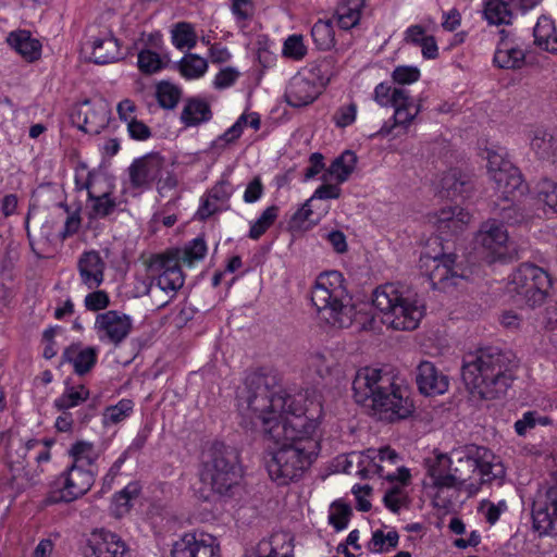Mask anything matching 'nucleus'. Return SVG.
<instances>
[{"instance_id": "58836bf2", "label": "nucleus", "mask_w": 557, "mask_h": 557, "mask_svg": "<svg viewBox=\"0 0 557 557\" xmlns=\"http://www.w3.org/2000/svg\"><path fill=\"white\" fill-rule=\"evenodd\" d=\"M364 0H341L335 14L341 28L348 30L359 24Z\"/></svg>"}, {"instance_id": "a19ab883", "label": "nucleus", "mask_w": 557, "mask_h": 557, "mask_svg": "<svg viewBox=\"0 0 557 557\" xmlns=\"http://www.w3.org/2000/svg\"><path fill=\"white\" fill-rule=\"evenodd\" d=\"M503 203H496V208L498 209L502 222L508 225H520L528 222L532 216L531 212L524 206L516 202V200Z\"/></svg>"}, {"instance_id": "39448f33", "label": "nucleus", "mask_w": 557, "mask_h": 557, "mask_svg": "<svg viewBox=\"0 0 557 557\" xmlns=\"http://www.w3.org/2000/svg\"><path fill=\"white\" fill-rule=\"evenodd\" d=\"M311 302L320 321L334 329H347L356 318V306L338 271L324 272L317 277L311 288Z\"/></svg>"}, {"instance_id": "f257e3e1", "label": "nucleus", "mask_w": 557, "mask_h": 557, "mask_svg": "<svg viewBox=\"0 0 557 557\" xmlns=\"http://www.w3.org/2000/svg\"><path fill=\"white\" fill-rule=\"evenodd\" d=\"M265 435L278 445L265 458L268 473L278 485L299 481L321 449L319 421L312 416L294 414L276 421Z\"/></svg>"}, {"instance_id": "e2e57ef3", "label": "nucleus", "mask_w": 557, "mask_h": 557, "mask_svg": "<svg viewBox=\"0 0 557 557\" xmlns=\"http://www.w3.org/2000/svg\"><path fill=\"white\" fill-rule=\"evenodd\" d=\"M405 499L406 495L403 487L399 485H395L387 490L383 497L384 505L394 513L399 512Z\"/></svg>"}, {"instance_id": "9d476101", "label": "nucleus", "mask_w": 557, "mask_h": 557, "mask_svg": "<svg viewBox=\"0 0 557 557\" xmlns=\"http://www.w3.org/2000/svg\"><path fill=\"white\" fill-rule=\"evenodd\" d=\"M550 286L552 280L546 271L525 262L512 272L507 289L516 304L533 308L544 302Z\"/></svg>"}, {"instance_id": "c756f323", "label": "nucleus", "mask_w": 557, "mask_h": 557, "mask_svg": "<svg viewBox=\"0 0 557 557\" xmlns=\"http://www.w3.org/2000/svg\"><path fill=\"white\" fill-rule=\"evenodd\" d=\"M84 107H86L85 117L79 128L88 134H99L109 123V106L104 101H99L90 108V102L86 101Z\"/></svg>"}, {"instance_id": "603ef678", "label": "nucleus", "mask_w": 557, "mask_h": 557, "mask_svg": "<svg viewBox=\"0 0 557 557\" xmlns=\"http://www.w3.org/2000/svg\"><path fill=\"white\" fill-rule=\"evenodd\" d=\"M172 41L177 49L194 48L196 34L190 24L181 22L172 30Z\"/></svg>"}, {"instance_id": "f03ea898", "label": "nucleus", "mask_w": 557, "mask_h": 557, "mask_svg": "<svg viewBox=\"0 0 557 557\" xmlns=\"http://www.w3.org/2000/svg\"><path fill=\"white\" fill-rule=\"evenodd\" d=\"M238 408L251 420H259L267 428L290 416H307L301 400L286 393L276 371L260 369L250 373L238 394Z\"/></svg>"}, {"instance_id": "de8ad7c7", "label": "nucleus", "mask_w": 557, "mask_h": 557, "mask_svg": "<svg viewBox=\"0 0 557 557\" xmlns=\"http://www.w3.org/2000/svg\"><path fill=\"white\" fill-rule=\"evenodd\" d=\"M70 455L73 457L72 463L83 465L91 468L98 458V454L95 450L94 444L85 441H78L72 445Z\"/></svg>"}, {"instance_id": "e433bc0d", "label": "nucleus", "mask_w": 557, "mask_h": 557, "mask_svg": "<svg viewBox=\"0 0 557 557\" xmlns=\"http://www.w3.org/2000/svg\"><path fill=\"white\" fill-rule=\"evenodd\" d=\"M483 18L490 25H509L511 24L513 13L510 3L505 0H484Z\"/></svg>"}, {"instance_id": "bb28decb", "label": "nucleus", "mask_w": 557, "mask_h": 557, "mask_svg": "<svg viewBox=\"0 0 557 557\" xmlns=\"http://www.w3.org/2000/svg\"><path fill=\"white\" fill-rule=\"evenodd\" d=\"M62 361L71 363L76 374L85 375L97 362V350L94 347H82L79 344H73L64 349Z\"/></svg>"}, {"instance_id": "aec40b11", "label": "nucleus", "mask_w": 557, "mask_h": 557, "mask_svg": "<svg viewBox=\"0 0 557 557\" xmlns=\"http://www.w3.org/2000/svg\"><path fill=\"white\" fill-rule=\"evenodd\" d=\"M416 383L425 396L443 395L448 391L449 377L431 361H421L417 367Z\"/></svg>"}, {"instance_id": "f704fd0d", "label": "nucleus", "mask_w": 557, "mask_h": 557, "mask_svg": "<svg viewBox=\"0 0 557 557\" xmlns=\"http://www.w3.org/2000/svg\"><path fill=\"white\" fill-rule=\"evenodd\" d=\"M530 146L539 159L549 162L557 161V138L547 129L536 128L533 131Z\"/></svg>"}, {"instance_id": "dca6fc26", "label": "nucleus", "mask_w": 557, "mask_h": 557, "mask_svg": "<svg viewBox=\"0 0 557 557\" xmlns=\"http://www.w3.org/2000/svg\"><path fill=\"white\" fill-rule=\"evenodd\" d=\"M509 236L503 224L490 219L483 222L475 235V244L482 247L493 259L507 255Z\"/></svg>"}, {"instance_id": "0e129e2a", "label": "nucleus", "mask_w": 557, "mask_h": 557, "mask_svg": "<svg viewBox=\"0 0 557 557\" xmlns=\"http://www.w3.org/2000/svg\"><path fill=\"white\" fill-rule=\"evenodd\" d=\"M283 52L286 57L300 60L306 54V47L302 42V37L300 35H292L289 36L285 42Z\"/></svg>"}, {"instance_id": "79ce46f5", "label": "nucleus", "mask_w": 557, "mask_h": 557, "mask_svg": "<svg viewBox=\"0 0 557 557\" xmlns=\"http://www.w3.org/2000/svg\"><path fill=\"white\" fill-rule=\"evenodd\" d=\"M89 397V391L84 385L71 386L65 385L63 394L54 400V407L58 410H70L77 407Z\"/></svg>"}, {"instance_id": "4c0bfd02", "label": "nucleus", "mask_w": 557, "mask_h": 557, "mask_svg": "<svg viewBox=\"0 0 557 557\" xmlns=\"http://www.w3.org/2000/svg\"><path fill=\"white\" fill-rule=\"evenodd\" d=\"M232 186L227 181H221L215 184L209 191L208 198L202 202L198 209V216L206 220L211 214L219 210V207L213 201L226 202L232 195Z\"/></svg>"}, {"instance_id": "ea45409f", "label": "nucleus", "mask_w": 557, "mask_h": 557, "mask_svg": "<svg viewBox=\"0 0 557 557\" xmlns=\"http://www.w3.org/2000/svg\"><path fill=\"white\" fill-rule=\"evenodd\" d=\"M523 50L502 41L494 54V63L500 69H519L524 62Z\"/></svg>"}, {"instance_id": "a18cd8bd", "label": "nucleus", "mask_w": 557, "mask_h": 557, "mask_svg": "<svg viewBox=\"0 0 557 557\" xmlns=\"http://www.w3.org/2000/svg\"><path fill=\"white\" fill-rule=\"evenodd\" d=\"M399 535L396 531L384 533L382 530H375L371 540L367 544V548L371 553H388L398 545Z\"/></svg>"}, {"instance_id": "c85d7f7f", "label": "nucleus", "mask_w": 557, "mask_h": 557, "mask_svg": "<svg viewBox=\"0 0 557 557\" xmlns=\"http://www.w3.org/2000/svg\"><path fill=\"white\" fill-rule=\"evenodd\" d=\"M90 59L96 64H108L117 61L121 58L117 39L111 34L94 38L90 42Z\"/></svg>"}, {"instance_id": "7ed1b4c3", "label": "nucleus", "mask_w": 557, "mask_h": 557, "mask_svg": "<svg viewBox=\"0 0 557 557\" xmlns=\"http://www.w3.org/2000/svg\"><path fill=\"white\" fill-rule=\"evenodd\" d=\"M352 391L356 403L371 408L381 420L396 422L414 411L409 388L397 383L388 371L360 369L352 381Z\"/></svg>"}, {"instance_id": "1a4fd4ad", "label": "nucleus", "mask_w": 557, "mask_h": 557, "mask_svg": "<svg viewBox=\"0 0 557 557\" xmlns=\"http://www.w3.org/2000/svg\"><path fill=\"white\" fill-rule=\"evenodd\" d=\"M206 253V242L198 237L183 249H170L163 255L156 256L149 263V270L158 273L156 281L160 289L174 295L185 282L181 263L191 267L196 261L203 259Z\"/></svg>"}, {"instance_id": "20e7f679", "label": "nucleus", "mask_w": 557, "mask_h": 557, "mask_svg": "<svg viewBox=\"0 0 557 557\" xmlns=\"http://www.w3.org/2000/svg\"><path fill=\"white\" fill-rule=\"evenodd\" d=\"M516 368L511 351L485 347L463 358L461 376L473 397L492 400L506 394L515 380Z\"/></svg>"}, {"instance_id": "5fc2aeb1", "label": "nucleus", "mask_w": 557, "mask_h": 557, "mask_svg": "<svg viewBox=\"0 0 557 557\" xmlns=\"http://www.w3.org/2000/svg\"><path fill=\"white\" fill-rule=\"evenodd\" d=\"M140 493V485L138 482H131L114 497V504L117 515L127 512L131 508V502L138 497Z\"/></svg>"}, {"instance_id": "f8f14e48", "label": "nucleus", "mask_w": 557, "mask_h": 557, "mask_svg": "<svg viewBox=\"0 0 557 557\" xmlns=\"http://www.w3.org/2000/svg\"><path fill=\"white\" fill-rule=\"evenodd\" d=\"M487 163L492 180L499 193L498 198L502 199L503 202L516 200L517 195L524 194L527 185L523 183L522 175L518 168L503 160L496 152H488Z\"/></svg>"}, {"instance_id": "393cba45", "label": "nucleus", "mask_w": 557, "mask_h": 557, "mask_svg": "<svg viewBox=\"0 0 557 557\" xmlns=\"http://www.w3.org/2000/svg\"><path fill=\"white\" fill-rule=\"evenodd\" d=\"M426 473L436 488H455L450 455L437 454L425 460Z\"/></svg>"}, {"instance_id": "bf43d9fd", "label": "nucleus", "mask_w": 557, "mask_h": 557, "mask_svg": "<svg viewBox=\"0 0 557 557\" xmlns=\"http://www.w3.org/2000/svg\"><path fill=\"white\" fill-rule=\"evenodd\" d=\"M539 202L544 203L552 212L557 213V186L549 180L541 182L537 191Z\"/></svg>"}, {"instance_id": "c9c22d12", "label": "nucleus", "mask_w": 557, "mask_h": 557, "mask_svg": "<svg viewBox=\"0 0 557 557\" xmlns=\"http://www.w3.org/2000/svg\"><path fill=\"white\" fill-rule=\"evenodd\" d=\"M442 189L448 198H466L472 189L471 181L459 170H449L441 180Z\"/></svg>"}, {"instance_id": "5701e85b", "label": "nucleus", "mask_w": 557, "mask_h": 557, "mask_svg": "<svg viewBox=\"0 0 557 557\" xmlns=\"http://www.w3.org/2000/svg\"><path fill=\"white\" fill-rule=\"evenodd\" d=\"M319 94L320 89L313 79L297 74L289 82L285 99L289 106L300 108L313 102Z\"/></svg>"}, {"instance_id": "37998d69", "label": "nucleus", "mask_w": 557, "mask_h": 557, "mask_svg": "<svg viewBox=\"0 0 557 557\" xmlns=\"http://www.w3.org/2000/svg\"><path fill=\"white\" fill-rule=\"evenodd\" d=\"M379 475L389 482H400L403 485L408 484L410 480V472L405 467H398L395 472L384 471L383 462L373 460L361 474L362 479H369L372 475Z\"/></svg>"}, {"instance_id": "4be33fe9", "label": "nucleus", "mask_w": 557, "mask_h": 557, "mask_svg": "<svg viewBox=\"0 0 557 557\" xmlns=\"http://www.w3.org/2000/svg\"><path fill=\"white\" fill-rule=\"evenodd\" d=\"M106 262L96 250L85 251L77 261V270L83 285L97 289L104 281Z\"/></svg>"}, {"instance_id": "4d7b16f0", "label": "nucleus", "mask_w": 557, "mask_h": 557, "mask_svg": "<svg viewBox=\"0 0 557 557\" xmlns=\"http://www.w3.org/2000/svg\"><path fill=\"white\" fill-rule=\"evenodd\" d=\"M133 406L132 400L122 399L116 405L108 407L103 413L104 424L123 421L133 411Z\"/></svg>"}, {"instance_id": "423d86ee", "label": "nucleus", "mask_w": 557, "mask_h": 557, "mask_svg": "<svg viewBox=\"0 0 557 557\" xmlns=\"http://www.w3.org/2000/svg\"><path fill=\"white\" fill-rule=\"evenodd\" d=\"M372 302L383 313V322L395 330L412 331L424 315V305L418 294L406 286H379L373 292Z\"/></svg>"}, {"instance_id": "0eeeda50", "label": "nucleus", "mask_w": 557, "mask_h": 557, "mask_svg": "<svg viewBox=\"0 0 557 557\" xmlns=\"http://www.w3.org/2000/svg\"><path fill=\"white\" fill-rule=\"evenodd\" d=\"M455 488L461 490L474 472H479L481 483L497 482L502 485L506 470L492 450L484 446L469 444L454 448L450 453Z\"/></svg>"}, {"instance_id": "72a5a7b5", "label": "nucleus", "mask_w": 557, "mask_h": 557, "mask_svg": "<svg viewBox=\"0 0 557 557\" xmlns=\"http://www.w3.org/2000/svg\"><path fill=\"white\" fill-rule=\"evenodd\" d=\"M7 41L27 61H34L40 57L41 45L37 39L33 38L27 30L10 33Z\"/></svg>"}, {"instance_id": "7c9ffc66", "label": "nucleus", "mask_w": 557, "mask_h": 557, "mask_svg": "<svg viewBox=\"0 0 557 557\" xmlns=\"http://www.w3.org/2000/svg\"><path fill=\"white\" fill-rule=\"evenodd\" d=\"M212 119V111L210 104L197 97L188 98L185 101L184 108L181 113V122L187 126H198L207 123Z\"/></svg>"}, {"instance_id": "9b49d317", "label": "nucleus", "mask_w": 557, "mask_h": 557, "mask_svg": "<svg viewBox=\"0 0 557 557\" xmlns=\"http://www.w3.org/2000/svg\"><path fill=\"white\" fill-rule=\"evenodd\" d=\"M97 471L83 468V465L72 463L55 481V487L50 492L47 502L57 504L71 503L84 496L95 483Z\"/></svg>"}, {"instance_id": "2f4dec72", "label": "nucleus", "mask_w": 557, "mask_h": 557, "mask_svg": "<svg viewBox=\"0 0 557 557\" xmlns=\"http://www.w3.org/2000/svg\"><path fill=\"white\" fill-rule=\"evenodd\" d=\"M534 44L540 49L557 54V30L554 21L541 15L533 28Z\"/></svg>"}, {"instance_id": "6e6552de", "label": "nucleus", "mask_w": 557, "mask_h": 557, "mask_svg": "<svg viewBox=\"0 0 557 557\" xmlns=\"http://www.w3.org/2000/svg\"><path fill=\"white\" fill-rule=\"evenodd\" d=\"M242 476L238 453L224 443L215 442L205 453L200 478L219 496L231 497Z\"/></svg>"}, {"instance_id": "a211bd4d", "label": "nucleus", "mask_w": 557, "mask_h": 557, "mask_svg": "<svg viewBox=\"0 0 557 557\" xmlns=\"http://www.w3.org/2000/svg\"><path fill=\"white\" fill-rule=\"evenodd\" d=\"M85 557H129V554L120 535L101 529L91 533Z\"/></svg>"}, {"instance_id": "13d9d810", "label": "nucleus", "mask_w": 557, "mask_h": 557, "mask_svg": "<svg viewBox=\"0 0 557 557\" xmlns=\"http://www.w3.org/2000/svg\"><path fill=\"white\" fill-rule=\"evenodd\" d=\"M350 516L351 508L349 505L341 502H334L331 506L329 522L339 531L347 527Z\"/></svg>"}, {"instance_id": "2eb2a0df", "label": "nucleus", "mask_w": 557, "mask_h": 557, "mask_svg": "<svg viewBox=\"0 0 557 557\" xmlns=\"http://www.w3.org/2000/svg\"><path fill=\"white\" fill-rule=\"evenodd\" d=\"M172 557H221L216 539L208 533H187L176 541Z\"/></svg>"}, {"instance_id": "cd10ccee", "label": "nucleus", "mask_w": 557, "mask_h": 557, "mask_svg": "<svg viewBox=\"0 0 557 557\" xmlns=\"http://www.w3.org/2000/svg\"><path fill=\"white\" fill-rule=\"evenodd\" d=\"M350 459L348 463H356L358 470L357 473L361 476L366 468L373 461L379 460L380 462H389L396 465L399 461V455L392 449L389 446L381 447L380 449L369 448L361 453L349 454Z\"/></svg>"}, {"instance_id": "774afa93", "label": "nucleus", "mask_w": 557, "mask_h": 557, "mask_svg": "<svg viewBox=\"0 0 557 557\" xmlns=\"http://www.w3.org/2000/svg\"><path fill=\"white\" fill-rule=\"evenodd\" d=\"M239 76V72L234 67L222 69L215 76L213 85L216 89H224L232 86Z\"/></svg>"}, {"instance_id": "338daca9", "label": "nucleus", "mask_w": 557, "mask_h": 557, "mask_svg": "<svg viewBox=\"0 0 557 557\" xmlns=\"http://www.w3.org/2000/svg\"><path fill=\"white\" fill-rule=\"evenodd\" d=\"M110 304L109 296L104 290H94L85 297V307L90 311L106 309Z\"/></svg>"}, {"instance_id": "a878e982", "label": "nucleus", "mask_w": 557, "mask_h": 557, "mask_svg": "<svg viewBox=\"0 0 557 557\" xmlns=\"http://www.w3.org/2000/svg\"><path fill=\"white\" fill-rule=\"evenodd\" d=\"M256 557H293V537L286 532L273 533L261 540L256 547Z\"/></svg>"}, {"instance_id": "b1692460", "label": "nucleus", "mask_w": 557, "mask_h": 557, "mask_svg": "<svg viewBox=\"0 0 557 557\" xmlns=\"http://www.w3.org/2000/svg\"><path fill=\"white\" fill-rule=\"evenodd\" d=\"M471 220L469 212L460 207H448L435 214L432 223L444 236L462 232Z\"/></svg>"}, {"instance_id": "49530a36", "label": "nucleus", "mask_w": 557, "mask_h": 557, "mask_svg": "<svg viewBox=\"0 0 557 557\" xmlns=\"http://www.w3.org/2000/svg\"><path fill=\"white\" fill-rule=\"evenodd\" d=\"M248 124V116L243 114L239 119L221 136L212 141L210 149L216 152L224 150L227 145L235 143L242 135L244 127Z\"/></svg>"}, {"instance_id": "680f3d73", "label": "nucleus", "mask_w": 557, "mask_h": 557, "mask_svg": "<svg viewBox=\"0 0 557 557\" xmlns=\"http://www.w3.org/2000/svg\"><path fill=\"white\" fill-rule=\"evenodd\" d=\"M60 207L63 208L65 212L69 214L65 220L64 227L60 233L61 238L65 239L78 232L82 220L79 215V209L75 210L74 212H70V208L66 203L63 202L60 203Z\"/></svg>"}, {"instance_id": "052dcab7", "label": "nucleus", "mask_w": 557, "mask_h": 557, "mask_svg": "<svg viewBox=\"0 0 557 557\" xmlns=\"http://www.w3.org/2000/svg\"><path fill=\"white\" fill-rule=\"evenodd\" d=\"M162 60L157 52L141 50L138 54V67L146 74H152L162 69Z\"/></svg>"}, {"instance_id": "c03bdc74", "label": "nucleus", "mask_w": 557, "mask_h": 557, "mask_svg": "<svg viewBox=\"0 0 557 557\" xmlns=\"http://www.w3.org/2000/svg\"><path fill=\"white\" fill-rule=\"evenodd\" d=\"M311 37L319 50L327 51L335 46V33L331 21H318L311 29Z\"/></svg>"}, {"instance_id": "f3484780", "label": "nucleus", "mask_w": 557, "mask_h": 557, "mask_svg": "<svg viewBox=\"0 0 557 557\" xmlns=\"http://www.w3.org/2000/svg\"><path fill=\"white\" fill-rule=\"evenodd\" d=\"M164 160L158 153H149L135 159L128 166L129 183L133 188L149 189L161 175Z\"/></svg>"}, {"instance_id": "69168bd1", "label": "nucleus", "mask_w": 557, "mask_h": 557, "mask_svg": "<svg viewBox=\"0 0 557 557\" xmlns=\"http://www.w3.org/2000/svg\"><path fill=\"white\" fill-rule=\"evenodd\" d=\"M392 77L397 84H411L419 79L420 71L416 66L400 65L393 71Z\"/></svg>"}, {"instance_id": "ddd939ff", "label": "nucleus", "mask_w": 557, "mask_h": 557, "mask_svg": "<svg viewBox=\"0 0 557 557\" xmlns=\"http://www.w3.org/2000/svg\"><path fill=\"white\" fill-rule=\"evenodd\" d=\"M422 260L430 270L429 280L435 289L449 292L466 278L462 268L456 263V256L453 253L441 257L426 256Z\"/></svg>"}, {"instance_id": "4468645a", "label": "nucleus", "mask_w": 557, "mask_h": 557, "mask_svg": "<svg viewBox=\"0 0 557 557\" xmlns=\"http://www.w3.org/2000/svg\"><path fill=\"white\" fill-rule=\"evenodd\" d=\"M131 317L116 310H109L96 317L95 330L100 342L119 346L131 333Z\"/></svg>"}, {"instance_id": "864d4df0", "label": "nucleus", "mask_w": 557, "mask_h": 557, "mask_svg": "<svg viewBox=\"0 0 557 557\" xmlns=\"http://www.w3.org/2000/svg\"><path fill=\"white\" fill-rule=\"evenodd\" d=\"M406 91L404 88L392 87L386 83H380L374 89V100L381 107H392Z\"/></svg>"}, {"instance_id": "09e8293b", "label": "nucleus", "mask_w": 557, "mask_h": 557, "mask_svg": "<svg viewBox=\"0 0 557 557\" xmlns=\"http://www.w3.org/2000/svg\"><path fill=\"white\" fill-rule=\"evenodd\" d=\"M208 69L207 61L194 53L186 54L180 62L181 73L187 78H198Z\"/></svg>"}, {"instance_id": "8fccbe9b", "label": "nucleus", "mask_w": 557, "mask_h": 557, "mask_svg": "<svg viewBox=\"0 0 557 557\" xmlns=\"http://www.w3.org/2000/svg\"><path fill=\"white\" fill-rule=\"evenodd\" d=\"M278 215V207H268L256 222L252 223L249 230V237L251 239H259L268 228L275 222Z\"/></svg>"}, {"instance_id": "3c124183", "label": "nucleus", "mask_w": 557, "mask_h": 557, "mask_svg": "<svg viewBox=\"0 0 557 557\" xmlns=\"http://www.w3.org/2000/svg\"><path fill=\"white\" fill-rule=\"evenodd\" d=\"M88 199L92 201L90 218L108 216L116 208V202L109 191H104L101 195H96L94 193V197Z\"/></svg>"}, {"instance_id": "6e6d98bb", "label": "nucleus", "mask_w": 557, "mask_h": 557, "mask_svg": "<svg viewBox=\"0 0 557 557\" xmlns=\"http://www.w3.org/2000/svg\"><path fill=\"white\" fill-rule=\"evenodd\" d=\"M156 96L162 108L173 109L180 100L181 91L170 83L162 82L157 86Z\"/></svg>"}, {"instance_id": "412c9836", "label": "nucleus", "mask_w": 557, "mask_h": 557, "mask_svg": "<svg viewBox=\"0 0 557 557\" xmlns=\"http://www.w3.org/2000/svg\"><path fill=\"white\" fill-rule=\"evenodd\" d=\"M392 107L394 108V122L392 125L385 123L377 132L380 136H388L396 127H401L407 131L421 111V104L416 103L407 90L398 100H395Z\"/></svg>"}, {"instance_id": "6ab92c4d", "label": "nucleus", "mask_w": 557, "mask_h": 557, "mask_svg": "<svg viewBox=\"0 0 557 557\" xmlns=\"http://www.w3.org/2000/svg\"><path fill=\"white\" fill-rule=\"evenodd\" d=\"M533 530L541 536L557 537V487L547 492L544 504L535 503L532 509Z\"/></svg>"}, {"instance_id": "473e14b6", "label": "nucleus", "mask_w": 557, "mask_h": 557, "mask_svg": "<svg viewBox=\"0 0 557 557\" xmlns=\"http://www.w3.org/2000/svg\"><path fill=\"white\" fill-rule=\"evenodd\" d=\"M356 163V153L350 150L344 151L331 163L330 168L323 174V182H331L333 180H335L337 184L346 182L355 170Z\"/></svg>"}]
</instances>
